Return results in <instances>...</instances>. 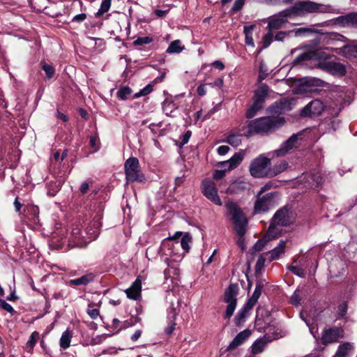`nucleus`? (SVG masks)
<instances>
[{
	"instance_id": "nucleus-38",
	"label": "nucleus",
	"mask_w": 357,
	"mask_h": 357,
	"mask_svg": "<svg viewBox=\"0 0 357 357\" xmlns=\"http://www.w3.org/2000/svg\"><path fill=\"white\" fill-rule=\"evenodd\" d=\"M153 91V86L151 84L146 85L142 89H141L139 92L136 93L134 95V98H138L141 96H144L151 93Z\"/></svg>"
},
{
	"instance_id": "nucleus-59",
	"label": "nucleus",
	"mask_w": 357,
	"mask_h": 357,
	"mask_svg": "<svg viewBox=\"0 0 357 357\" xmlns=\"http://www.w3.org/2000/svg\"><path fill=\"white\" fill-rule=\"evenodd\" d=\"M225 169H222V170H215L214 174H213V178L215 179H221L222 178H223L225 175Z\"/></svg>"
},
{
	"instance_id": "nucleus-51",
	"label": "nucleus",
	"mask_w": 357,
	"mask_h": 357,
	"mask_svg": "<svg viewBox=\"0 0 357 357\" xmlns=\"http://www.w3.org/2000/svg\"><path fill=\"white\" fill-rule=\"evenodd\" d=\"M268 75L267 70L264 68L263 64H261L259 68V82H261L264 80Z\"/></svg>"
},
{
	"instance_id": "nucleus-33",
	"label": "nucleus",
	"mask_w": 357,
	"mask_h": 357,
	"mask_svg": "<svg viewBox=\"0 0 357 357\" xmlns=\"http://www.w3.org/2000/svg\"><path fill=\"white\" fill-rule=\"evenodd\" d=\"M226 142L234 147H238L241 144V135L236 134L229 135Z\"/></svg>"
},
{
	"instance_id": "nucleus-24",
	"label": "nucleus",
	"mask_w": 357,
	"mask_h": 357,
	"mask_svg": "<svg viewBox=\"0 0 357 357\" xmlns=\"http://www.w3.org/2000/svg\"><path fill=\"white\" fill-rule=\"evenodd\" d=\"M246 189V184L243 181H234L229 185L225 190L229 195H234L242 192Z\"/></svg>"
},
{
	"instance_id": "nucleus-31",
	"label": "nucleus",
	"mask_w": 357,
	"mask_h": 357,
	"mask_svg": "<svg viewBox=\"0 0 357 357\" xmlns=\"http://www.w3.org/2000/svg\"><path fill=\"white\" fill-rule=\"evenodd\" d=\"M183 49L184 46L181 45V40H175L169 44L166 52L168 54L179 53Z\"/></svg>"
},
{
	"instance_id": "nucleus-41",
	"label": "nucleus",
	"mask_w": 357,
	"mask_h": 357,
	"mask_svg": "<svg viewBox=\"0 0 357 357\" xmlns=\"http://www.w3.org/2000/svg\"><path fill=\"white\" fill-rule=\"evenodd\" d=\"M39 337V333L36 331H34L31 333V335L29 337V339L26 343V347H29L30 349H32L34 345L36 344L38 338Z\"/></svg>"
},
{
	"instance_id": "nucleus-63",
	"label": "nucleus",
	"mask_w": 357,
	"mask_h": 357,
	"mask_svg": "<svg viewBox=\"0 0 357 357\" xmlns=\"http://www.w3.org/2000/svg\"><path fill=\"white\" fill-rule=\"evenodd\" d=\"M142 333V331L141 329L137 330L130 337L131 340L133 342H136L137 340H138Z\"/></svg>"
},
{
	"instance_id": "nucleus-3",
	"label": "nucleus",
	"mask_w": 357,
	"mask_h": 357,
	"mask_svg": "<svg viewBox=\"0 0 357 357\" xmlns=\"http://www.w3.org/2000/svg\"><path fill=\"white\" fill-rule=\"evenodd\" d=\"M287 15L302 16L309 13L339 14V9L330 4H322L312 1H299L293 6L285 9Z\"/></svg>"
},
{
	"instance_id": "nucleus-16",
	"label": "nucleus",
	"mask_w": 357,
	"mask_h": 357,
	"mask_svg": "<svg viewBox=\"0 0 357 357\" xmlns=\"http://www.w3.org/2000/svg\"><path fill=\"white\" fill-rule=\"evenodd\" d=\"M293 17L287 15L285 10L280 12L278 15L270 20L268 24V29L270 31H274L282 28L287 22L288 17Z\"/></svg>"
},
{
	"instance_id": "nucleus-53",
	"label": "nucleus",
	"mask_w": 357,
	"mask_h": 357,
	"mask_svg": "<svg viewBox=\"0 0 357 357\" xmlns=\"http://www.w3.org/2000/svg\"><path fill=\"white\" fill-rule=\"evenodd\" d=\"M264 263H265V258L262 256H260L258 258L257 263H256V266H255L256 272L259 271L263 268V266H264Z\"/></svg>"
},
{
	"instance_id": "nucleus-12",
	"label": "nucleus",
	"mask_w": 357,
	"mask_h": 357,
	"mask_svg": "<svg viewBox=\"0 0 357 357\" xmlns=\"http://www.w3.org/2000/svg\"><path fill=\"white\" fill-rule=\"evenodd\" d=\"M275 194V192H270L264 195L257 194L254 207L255 213H260L268 211L274 202L273 199Z\"/></svg>"
},
{
	"instance_id": "nucleus-1",
	"label": "nucleus",
	"mask_w": 357,
	"mask_h": 357,
	"mask_svg": "<svg viewBox=\"0 0 357 357\" xmlns=\"http://www.w3.org/2000/svg\"><path fill=\"white\" fill-rule=\"evenodd\" d=\"M329 56L320 50L310 51L299 54L296 61H303L307 60H318V68L333 75L339 77L344 76L346 73L345 66L341 63L326 61Z\"/></svg>"
},
{
	"instance_id": "nucleus-18",
	"label": "nucleus",
	"mask_w": 357,
	"mask_h": 357,
	"mask_svg": "<svg viewBox=\"0 0 357 357\" xmlns=\"http://www.w3.org/2000/svg\"><path fill=\"white\" fill-rule=\"evenodd\" d=\"M243 154L241 153H236L229 160L220 162L218 167L225 169V171H229L236 168L243 160Z\"/></svg>"
},
{
	"instance_id": "nucleus-2",
	"label": "nucleus",
	"mask_w": 357,
	"mask_h": 357,
	"mask_svg": "<svg viewBox=\"0 0 357 357\" xmlns=\"http://www.w3.org/2000/svg\"><path fill=\"white\" fill-rule=\"evenodd\" d=\"M284 123L283 118L264 116L246 122L247 131L243 135L249 137L255 135H268L274 132Z\"/></svg>"
},
{
	"instance_id": "nucleus-15",
	"label": "nucleus",
	"mask_w": 357,
	"mask_h": 357,
	"mask_svg": "<svg viewBox=\"0 0 357 357\" xmlns=\"http://www.w3.org/2000/svg\"><path fill=\"white\" fill-rule=\"evenodd\" d=\"M324 81L316 77H305L301 80L298 86V89L301 92H311L315 89V87L323 86Z\"/></svg>"
},
{
	"instance_id": "nucleus-35",
	"label": "nucleus",
	"mask_w": 357,
	"mask_h": 357,
	"mask_svg": "<svg viewBox=\"0 0 357 357\" xmlns=\"http://www.w3.org/2000/svg\"><path fill=\"white\" fill-rule=\"evenodd\" d=\"M192 241V237L190 234L184 235L181 241H179V247L181 246L185 252H188L190 249L189 243Z\"/></svg>"
},
{
	"instance_id": "nucleus-44",
	"label": "nucleus",
	"mask_w": 357,
	"mask_h": 357,
	"mask_svg": "<svg viewBox=\"0 0 357 357\" xmlns=\"http://www.w3.org/2000/svg\"><path fill=\"white\" fill-rule=\"evenodd\" d=\"M272 31L268 30V32L263 38L264 47H268L273 40V33Z\"/></svg>"
},
{
	"instance_id": "nucleus-37",
	"label": "nucleus",
	"mask_w": 357,
	"mask_h": 357,
	"mask_svg": "<svg viewBox=\"0 0 357 357\" xmlns=\"http://www.w3.org/2000/svg\"><path fill=\"white\" fill-rule=\"evenodd\" d=\"M335 22L343 26H349V15L339 16L335 19Z\"/></svg>"
},
{
	"instance_id": "nucleus-28",
	"label": "nucleus",
	"mask_w": 357,
	"mask_h": 357,
	"mask_svg": "<svg viewBox=\"0 0 357 357\" xmlns=\"http://www.w3.org/2000/svg\"><path fill=\"white\" fill-rule=\"evenodd\" d=\"M288 167V163L286 161H282L279 164L270 168V178L274 177L284 172Z\"/></svg>"
},
{
	"instance_id": "nucleus-61",
	"label": "nucleus",
	"mask_w": 357,
	"mask_h": 357,
	"mask_svg": "<svg viewBox=\"0 0 357 357\" xmlns=\"http://www.w3.org/2000/svg\"><path fill=\"white\" fill-rule=\"evenodd\" d=\"M89 189V185L86 181H85L81 184L79 190L82 195H84L88 192Z\"/></svg>"
},
{
	"instance_id": "nucleus-49",
	"label": "nucleus",
	"mask_w": 357,
	"mask_h": 357,
	"mask_svg": "<svg viewBox=\"0 0 357 357\" xmlns=\"http://www.w3.org/2000/svg\"><path fill=\"white\" fill-rule=\"evenodd\" d=\"M191 135H192V132L190 130H187L181 137V146H183L185 144H186L190 137H191Z\"/></svg>"
},
{
	"instance_id": "nucleus-26",
	"label": "nucleus",
	"mask_w": 357,
	"mask_h": 357,
	"mask_svg": "<svg viewBox=\"0 0 357 357\" xmlns=\"http://www.w3.org/2000/svg\"><path fill=\"white\" fill-rule=\"evenodd\" d=\"M277 226L278 225L277 224H273V221L271 220L268 229L264 235L265 238L271 241L276 238L280 234L281 229L278 228Z\"/></svg>"
},
{
	"instance_id": "nucleus-60",
	"label": "nucleus",
	"mask_w": 357,
	"mask_h": 357,
	"mask_svg": "<svg viewBox=\"0 0 357 357\" xmlns=\"http://www.w3.org/2000/svg\"><path fill=\"white\" fill-rule=\"evenodd\" d=\"M197 94L199 96H204L206 93V84H201L197 87Z\"/></svg>"
},
{
	"instance_id": "nucleus-9",
	"label": "nucleus",
	"mask_w": 357,
	"mask_h": 357,
	"mask_svg": "<svg viewBox=\"0 0 357 357\" xmlns=\"http://www.w3.org/2000/svg\"><path fill=\"white\" fill-rule=\"evenodd\" d=\"M296 218V213L288 206H284L276 211L272 221L273 224H277L278 226L287 227L292 225Z\"/></svg>"
},
{
	"instance_id": "nucleus-39",
	"label": "nucleus",
	"mask_w": 357,
	"mask_h": 357,
	"mask_svg": "<svg viewBox=\"0 0 357 357\" xmlns=\"http://www.w3.org/2000/svg\"><path fill=\"white\" fill-rule=\"evenodd\" d=\"M111 6V0H103L100 8L97 12V15H102L105 13L107 12Z\"/></svg>"
},
{
	"instance_id": "nucleus-27",
	"label": "nucleus",
	"mask_w": 357,
	"mask_h": 357,
	"mask_svg": "<svg viewBox=\"0 0 357 357\" xmlns=\"http://www.w3.org/2000/svg\"><path fill=\"white\" fill-rule=\"evenodd\" d=\"M353 349V345L349 342L340 344L333 357H347L349 351Z\"/></svg>"
},
{
	"instance_id": "nucleus-48",
	"label": "nucleus",
	"mask_w": 357,
	"mask_h": 357,
	"mask_svg": "<svg viewBox=\"0 0 357 357\" xmlns=\"http://www.w3.org/2000/svg\"><path fill=\"white\" fill-rule=\"evenodd\" d=\"M245 3V0H235L233 7L231 8V10L233 12H237L240 10Z\"/></svg>"
},
{
	"instance_id": "nucleus-36",
	"label": "nucleus",
	"mask_w": 357,
	"mask_h": 357,
	"mask_svg": "<svg viewBox=\"0 0 357 357\" xmlns=\"http://www.w3.org/2000/svg\"><path fill=\"white\" fill-rule=\"evenodd\" d=\"M153 41V38L150 36L139 37L133 41L135 46L144 45L151 43Z\"/></svg>"
},
{
	"instance_id": "nucleus-52",
	"label": "nucleus",
	"mask_w": 357,
	"mask_h": 357,
	"mask_svg": "<svg viewBox=\"0 0 357 357\" xmlns=\"http://www.w3.org/2000/svg\"><path fill=\"white\" fill-rule=\"evenodd\" d=\"M86 312L93 319H97V317L100 315V311L97 308L88 309Z\"/></svg>"
},
{
	"instance_id": "nucleus-58",
	"label": "nucleus",
	"mask_w": 357,
	"mask_h": 357,
	"mask_svg": "<svg viewBox=\"0 0 357 357\" xmlns=\"http://www.w3.org/2000/svg\"><path fill=\"white\" fill-rule=\"evenodd\" d=\"M29 209L32 211L33 214V217L32 218V220L35 222L38 220V213H39V208L38 206H31Z\"/></svg>"
},
{
	"instance_id": "nucleus-19",
	"label": "nucleus",
	"mask_w": 357,
	"mask_h": 357,
	"mask_svg": "<svg viewBox=\"0 0 357 357\" xmlns=\"http://www.w3.org/2000/svg\"><path fill=\"white\" fill-rule=\"evenodd\" d=\"M268 92L269 88L266 84H263L260 85L258 89L255 91L253 102L256 103V105H259L261 107H264V103L268 95Z\"/></svg>"
},
{
	"instance_id": "nucleus-14",
	"label": "nucleus",
	"mask_w": 357,
	"mask_h": 357,
	"mask_svg": "<svg viewBox=\"0 0 357 357\" xmlns=\"http://www.w3.org/2000/svg\"><path fill=\"white\" fill-rule=\"evenodd\" d=\"M324 109V103L320 100L315 99L304 107L301 114L303 116H319Z\"/></svg>"
},
{
	"instance_id": "nucleus-45",
	"label": "nucleus",
	"mask_w": 357,
	"mask_h": 357,
	"mask_svg": "<svg viewBox=\"0 0 357 357\" xmlns=\"http://www.w3.org/2000/svg\"><path fill=\"white\" fill-rule=\"evenodd\" d=\"M308 179L314 181V183L310 185L311 188H317L321 181V177L319 175H309Z\"/></svg>"
},
{
	"instance_id": "nucleus-11",
	"label": "nucleus",
	"mask_w": 357,
	"mask_h": 357,
	"mask_svg": "<svg viewBox=\"0 0 357 357\" xmlns=\"http://www.w3.org/2000/svg\"><path fill=\"white\" fill-rule=\"evenodd\" d=\"M181 232H178L174 236L164 239L158 250V253L161 255L172 256L177 255L176 250L179 248V241L176 236H181Z\"/></svg>"
},
{
	"instance_id": "nucleus-40",
	"label": "nucleus",
	"mask_w": 357,
	"mask_h": 357,
	"mask_svg": "<svg viewBox=\"0 0 357 357\" xmlns=\"http://www.w3.org/2000/svg\"><path fill=\"white\" fill-rule=\"evenodd\" d=\"M0 308L9 312L11 315H13L16 312L13 307L8 303L5 300L0 298Z\"/></svg>"
},
{
	"instance_id": "nucleus-25",
	"label": "nucleus",
	"mask_w": 357,
	"mask_h": 357,
	"mask_svg": "<svg viewBox=\"0 0 357 357\" xmlns=\"http://www.w3.org/2000/svg\"><path fill=\"white\" fill-rule=\"evenodd\" d=\"M287 241L281 240L278 245L270 252V261H273L280 257L284 252Z\"/></svg>"
},
{
	"instance_id": "nucleus-8",
	"label": "nucleus",
	"mask_w": 357,
	"mask_h": 357,
	"mask_svg": "<svg viewBox=\"0 0 357 357\" xmlns=\"http://www.w3.org/2000/svg\"><path fill=\"white\" fill-rule=\"evenodd\" d=\"M239 287L237 284H230L225 289L224 294V301L227 303L224 318L230 319L237 305V295Z\"/></svg>"
},
{
	"instance_id": "nucleus-55",
	"label": "nucleus",
	"mask_w": 357,
	"mask_h": 357,
	"mask_svg": "<svg viewBox=\"0 0 357 357\" xmlns=\"http://www.w3.org/2000/svg\"><path fill=\"white\" fill-rule=\"evenodd\" d=\"M349 26H357V13H350Z\"/></svg>"
},
{
	"instance_id": "nucleus-42",
	"label": "nucleus",
	"mask_w": 357,
	"mask_h": 357,
	"mask_svg": "<svg viewBox=\"0 0 357 357\" xmlns=\"http://www.w3.org/2000/svg\"><path fill=\"white\" fill-rule=\"evenodd\" d=\"M300 290H296L291 297V303L295 306L300 305L301 297L300 295Z\"/></svg>"
},
{
	"instance_id": "nucleus-7",
	"label": "nucleus",
	"mask_w": 357,
	"mask_h": 357,
	"mask_svg": "<svg viewBox=\"0 0 357 357\" xmlns=\"http://www.w3.org/2000/svg\"><path fill=\"white\" fill-rule=\"evenodd\" d=\"M124 170L127 183L143 182L144 175L141 171L139 160L130 157L124 163Z\"/></svg>"
},
{
	"instance_id": "nucleus-22",
	"label": "nucleus",
	"mask_w": 357,
	"mask_h": 357,
	"mask_svg": "<svg viewBox=\"0 0 357 357\" xmlns=\"http://www.w3.org/2000/svg\"><path fill=\"white\" fill-rule=\"evenodd\" d=\"M178 315V312L176 308L172 307L168 312V324L165 329V333L167 335H171L175 329L176 319Z\"/></svg>"
},
{
	"instance_id": "nucleus-17",
	"label": "nucleus",
	"mask_w": 357,
	"mask_h": 357,
	"mask_svg": "<svg viewBox=\"0 0 357 357\" xmlns=\"http://www.w3.org/2000/svg\"><path fill=\"white\" fill-rule=\"evenodd\" d=\"M301 134H293L288 139L284 142L280 148L274 151L277 156H283L291 150L296 144L298 136Z\"/></svg>"
},
{
	"instance_id": "nucleus-43",
	"label": "nucleus",
	"mask_w": 357,
	"mask_h": 357,
	"mask_svg": "<svg viewBox=\"0 0 357 357\" xmlns=\"http://www.w3.org/2000/svg\"><path fill=\"white\" fill-rule=\"evenodd\" d=\"M348 310V305L347 302L342 303L338 307V318H343Z\"/></svg>"
},
{
	"instance_id": "nucleus-21",
	"label": "nucleus",
	"mask_w": 357,
	"mask_h": 357,
	"mask_svg": "<svg viewBox=\"0 0 357 357\" xmlns=\"http://www.w3.org/2000/svg\"><path fill=\"white\" fill-rule=\"evenodd\" d=\"M251 335V331L249 329H245L240 332L229 344L227 349L233 350L237 347L241 345L247 338Z\"/></svg>"
},
{
	"instance_id": "nucleus-30",
	"label": "nucleus",
	"mask_w": 357,
	"mask_h": 357,
	"mask_svg": "<svg viewBox=\"0 0 357 357\" xmlns=\"http://www.w3.org/2000/svg\"><path fill=\"white\" fill-rule=\"evenodd\" d=\"M267 343L266 338H262L256 340L252 346V352L254 354H258L264 351V349Z\"/></svg>"
},
{
	"instance_id": "nucleus-56",
	"label": "nucleus",
	"mask_w": 357,
	"mask_h": 357,
	"mask_svg": "<svg viewBox=\"0 0 357 357\" xmlns=\"http://www.w3.org/2000/svg\"><path fill=\"white\" fill-rule=\"evenodd\" d=\"M273 186V183L270 181L267 183H266L264 186H262L260 189V190L259 191L258 194L259 195H261L263 193H264L266 191L270 190L272 188V187Z\"/></svg>"
},
{
	"instance_id": "nucleus-34",
	"label": "nucleus",
	"mask_w": 357,
	"mask_h": 357,
	"mask_svg": "<svg viewBox=\"0 0 357 357\" xmlns=\"http://www.w3.org/2000/svg\"><path fill=\"white\" fill-rule=\"evenodd\" d=\"M263 107H261L259 105H256V103H255L253 102L252 105L248 109V110L246 112V114H245L246 117L248 119L252 118L253 116H255L257 114V112L259 111L260 109H261Z\"/></svg>"
},
{
	"instance_id": "nucleus-50",
	"label": "nucleus",
	"mask_w": 357,
	"mask_h": 357,
	"mask_svg": "<svg viewBox=\"0 0 357 357\" xmlns=\"http://www.w3.org/2000/svg\"><path fill=\"white\" fill-rule=\"evenodd\" d=\"M289 269L293 273L300 277H303L305 275L303 269L300 267L292 266L289 268Z\"/></svg>"
},
{
	"instance_id": "nucleus-62",
	"label": "nucleus",
	"mask_w": 357,
	"mask_h": 357,
	"mask_svg": "<svg viewBox=\"0 0 357 357\" xmlns=\"http://www.w3.org/2000/svg\"><path fill=\"white\" fill-rule=\"evenodd\" d=\"M288 33L289 32L285 31L278 32L275 36V40L278 41H282Z\"/></svg>"
},
{
	"instance_id": "nucleus-32",
	"label": "nucleus",
	"mask_w": 357,
	"mask_h": 357,
	"mask_svg": "<svg viewBox=\"0 0 357 357\" xmlns=\"http://www.w3.org/2000/svg\"><path fill=\"white\" fill-rule=\"evenodd\" d=\"M132 90L129 86H124L121 87L117 92V97L121 100H125L131 95Z\"/></svg>"
},
{
	"instance_id": "nucleus-23",
	"label": "nucleus",
	"mask_w": 357,
	"mask_h": 357,
	"mask_svg": "<svg viewBox=\"0 0 357 357\" xmlns=\"http://www.w3.org/2000/svg\"><path fill=\"white\" fill-rule=\"evenodd\" d=\"M95 279V275L92 273H86L80 278L70 280L69 284L70 286H86L92 282Z\"/></svg>"
},
{
	"instance_id": "nucleus-4",
	"label": "nucleus",
	"mask_w": 357,
	"mask_h": 357,
	"mask_svg": "<svg viewBox=\"0 0 357 357\" xmlns=\"http://www.w3.org/2000/svg\"><path fill=\"white\" fill-rule=\"evenodd\" d=\"M225 207L231 216L234 229L239 236H243L246 232L248 220L241 208L234 202L229 201L225 204Z\"/></svg>"
},
{
	"instance_id": "nucleus-20",
	"label": "nucleus",
	"mask_w": 357,
	"mask_h": 357,
	"mask_svg": "<svg viewBox=\"0 0 357 357\" xmlns=\"http://www.w3.org/2000/svg\"><path fill=\"white\" fill-rule=\"evenodd\" d=\"M141 291L142 280L139 277L135 280L132 285L125 291L128 298L135 301L141 297Z\"/></svg>"
},
{
	"instance_id": "nucleus-46",
	"label": "nucleus",
	"mask_w": 357,
	"mask_h": 357,
	"mask_svg": "<svg viewBox=\"0 0 357 357\" xmlns=\"http://www.w3.org/2000/svg\"><path fill=\"white\" fill-rule=\"evenodd\" d=\"M43 70L45 72L47 78H51L54 74V68L49 64H44L43 66Z\"/></svg>"
},
{
	"instance_id": "nucleus-6",
	"label": "nucleus",
	"mask_w": 357,
	"mask_h": 357,
	"mask_svg": "<svg viewBox=\"0 0 357 357\" xmlns=\"http://www.w3.org/2000/svg\"><path fill=\"white\" fill-rule=\"evenodd\" d=\"M263 284L257 283L252 296L248 300L246 303L236 314L234 321L236 326H241L243 324L245 319L250 315L251 310L256 305L259 298L261 294Z\"/></svg>"
},
{
	"instance_id": "nucleus-29",
	"label": "nucleus",
	"mask_w": 357,
	"mask_h": 357,
	"mask_svg": "<svg viewBox=\"0 0 357 357\" xmlns=\"http://www.w3.org/2000/svg\"><path fill=\"white\" fill-rule=\"evenodd\" d=\"M72 334L69 329H66L61 335L59 345L63 349H68L70 345Z\"/></svg>"
},
{
	"instance_id": "nucleus-47",
	"label": "nucleus",
	"mask_w": 357,
	"mask_h": 357,
	"mask_svg": "<svg viewBox=\"0 0 357 357\" xmlns=\"http://www.w3.org/2000/svg\"><path fill=\"white\" fill-rule=\"evenodd\" d=\"M269 241L267 240V238H265V236H264L261 239H259L254 245V249L257 251H261L264 247L265 246L266 243Z\"/></svg>"
},
{
	"instance_id": "nucleus-13",
	"label": "nucleus",
	"mask_w": 357,
	"mask_h": 357,
	"mask_svg": "<svg viewBox=\"0 0 357 357\" xmlns=\"http://www.w3.org/2000/svg\"><path fill=\"white\" fill-rule=\"evenodd\" d=\"M344 337V331L338 327H332L322 332L321 342L322 344L327 345L338 341L340 338Z\"/></svg>"
},
{
	"instance_id": "nucleus-5",
	"label": "nucleus",
	"mask_w": 357,
	"mask_h": 357,
	"mask_svg": "<svg viewBox=\"0 0 357 357\" xmlns=\"http://www.w3.org/2000/svg\"><path fill=\"white\" fill-rule=\"evenodd\" d=\"M271 160L261 154L252 160L249 166L250 175L254 178H270Z\"/></svg>"
},
{
	"instance_id": "nucleus-57",
	"label": "nucleus",
	"mask_w": 357,
	"mask_h": 357,
	"mask_svg": "<svg viewBox=\"0 0 357 357\" xmlns=\"http://www.w3.org/2000/svg\"><path fill=\"white\" fill-rule=\"evenodd\" d=\"M229 151V147L226 145H222L219 146L217 149L218 153L220 155H224L227 154Z\"/></svg>"
},
{
	"instance_id": "nucleus-10",
	"label": "nucleus",
	"mask_w": 357,
	"mask_h": 357,
	"mask_svg": "<svg viewBox=\"0 0 357 357\" xmlns=\"http://www.w3.org/2000/svg\"><path fill=\"white\" fill-rule=\"evenodd\" d=\"M202 190L204 195L213 204L218 206L222 204L213 181L208 179L204 180L202 183Z\"/></svg>"
},
{
	"instance_id": "nucleus-54",
	"label": "nucleus",
	"mask_w": 357,
	"mask_h": 357,
	"mask_svg": "<svg viewBox=\"0 0 357 357\" xmlns=\"http://www.w3.org/2000/svg\"><path fill=\"white\" fill-rule=\"evenodd\" d=\"M86 19V15L85 13H81L76 15L73 17L72 19L73 22H78L80 23L83 21H84Z\"/></svg>"
},
{
	"instance_id": "nucleus-64",
	"label": "nucleus",
	"mask_w": 357,
	"mask_h": 357,
	"mask_svg": "<svg viewBox=\"0 0 357 357\" xmlns=\"http://www.w3.org/2000/svg\"><path fill=\"white\" fill-rule=\"evenodd\" d=\"M98 137L96 136H91L90 137V146L91 148L97 149Z\"/></svg>"
}]
</instances>
